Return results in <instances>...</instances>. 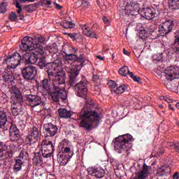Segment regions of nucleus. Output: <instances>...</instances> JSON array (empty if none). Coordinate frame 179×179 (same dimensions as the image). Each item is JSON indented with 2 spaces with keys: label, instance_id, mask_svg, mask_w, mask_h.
I'll list each match as a JSON object with an SVG mask.
<instances>
[{
  "label": "nucleus",
  "instance_id": "nucleus-17",
  "mask_svg": "<svg viewBox=\"0 0 179 179\" xmlns=\"http://www.w3.org/2000/svg\"><path fill=\"white\" fill-rule=\"evenodd\" d=\"M38 57L34 52H27L22 56V63L25 65L36 64Z\"/></svg>",
  "mask_w": 179,
  "mask_h": 179
},
{
  "label": "nucleus",
  "instance_id": "nucleus-18",
  "mask_svg": "<svg viewBox=\"0 0 179 179\" xmlns=\"http://www.w3.org/2000/svg\"><path fill=\"white\" fill-rule=\"evenodd\" d=\"M175 24V20H168L162 23L159 28V31H162L163 34H169L172 31Z\"/></svg>",
  "mask_w": 179,
  "mask_h": 179
},
{
  "label": "nucleus",
  "instance_id": "nucleus-38",
  "mask_svg": "<svg viewBox=\"0 0 179 179\" xmlns=\"http://www.w3.org/2000/svg\"><path fill=\"white\" fill-rule=\"evenodd\" d=\"M24 164V162L21 159H17L15 160V164L14 166V169L18 172L22 169V164Z\"/></svg>",
  "mask_w": 179,
  "mask_h": 179
},
{
  "label": "nucleus",
  "instance_id": "nucleus-58",
  "mask_svg": "<svg viewBox=\"0 0 179 179\" xmlns=\"http://www.w3.org/2000/svg\"><path fill=\"white\" fill-rule=\"evenodd\" d=\"M123 53L126 56H129L130 55V53L125 48L123 49Z\"/></svg>",
  "mask_w": 179,
  "mask_h": 179
},
{
  "label": "nucleus",
  "instance_id": "nucleus-64",
  "mask_svg": "<svg viewBox=\"0 0 179 179\" xmlns=\"http://www.w3.org/2000/svg\"><path fill=\"white\" fill-rule=\"evenodd\" d=\"M19 17H20V20H24V16L23 14H20Z\"/></svg>",
  "mask_w": 179,
  "mask_h": 179
},
{
  "label": "nucleus",
  "instance_id": "nucleus-35",
  "mask_svg": "<svg viewBox=\"0 0 179 179\" xmlns=\"http://www.w3.org/2000/svg\"><path fill=\"white\" fill-rule=\"evenodd\" d=\"M36 65L39 66L40 69H43L45 68V71H46L47 70V64L45 60V57H38V62H36Z\"/></svg>",
  "mask_w": 179,
  "mask_h": 179
},
{
  "label": "nucleus",
  "instance_id": "nucleus-56",
  "mask_svg": "<svg viewBox=\"0 0 179 179\" xmlns=\"http://www.w3.org/2000/svg\"><path fill=\"white\" fill-rule=\"evenodd\" d=\"M36 0H20V1L21 3H26V2H31V3H33Z\"/></svg>",
  "mask_w": 179,
  "mask_h": 179
},
{
  "label": "nucleus",
  "instance_id": "nucleus-62",
  "mask_svg": "<svg viewBox=\"0 0 179 179\" xmlns=\"http://www.w3.org/2000/svg\"><path fill=\"white\" fill-rule=\"evenodd\" d=\"M93 81L96 82L99 80V76L97 75H94L92 77Z\"/></svg>",
  "mask_w": 179,
  "mask_h": 179
},
{
  "label": "nucleus",
  "instance_id": "nucleus-34",
  "mask_svg": "<svg viewBox=\"0 0 179 179\" xmlns=\"http://www.w3.org/2000/svg\"><path fill=\"white\" fill-rule=\"evenodd\" d=\"M116 89H113V92H115V93L117 94H121L127 90V87L125 84H117V86H116Z\"/></svg>",
  "mask_w": 179,
  "mask_h": 179
},
{
  "label": "nucleus",
  "instance_id": "nucleus-24",
  "mask_svg": "<svg viewBox=\"0 0 179 179\" xmlns=\"http://www.w3.org/2000/svg\"><path fill=\"white\" fill-rule=\"evenodd\" d=\"M70 159L71 157L64 154V152H59L57 154V162L62 166L66 165Z\"/></svg>",
  "mask_w": 179,
  "mask_h": 179
},
{
  "label": "nucleus",
  "instance_id": "nucleus-8",
  "mask_svg": "<svg viewBox=\"0 0 179 179\" xmlns=\"http://www.w3.org/2000/svg\"><path fill=\"white\" fill-rule=\"evenodd\" d=\"M22 62V57L19 52H14L9 57H6L3 59V64L8 65V68L15 69Z\"/></svg>",
  "mask_w": 179,
  "mask_h": 179
},
{
  "label": "nucleus",
  "instance_id": "nucleus-27",
  "mask_svg": "<svg viewBox=\"0 0 179 179\" xmlns=\"http://www.w3.org/2000/svg\"><path fill=\"white\" fill-rule=\"evenodd\" d=\"M3 79L5 80L6 83H14L15 76L12 71H6L2 75Z\"/></svg>",
  "mask_w": 179,
  "mask_h": 179
},
{
  "label": "nucleus",
  "instance_id": "nucleus-61",
  "mask_svg": "<svg viewBox=\"0 0 179 179\" xmlns=\"http://www.w3.org/2000/svg\"><path fill=\"white\" fill-rule=\"evenodd\" d=\"M127 75L130 76V77L133 79L135 75L132 72H131L129 70L127 71Z\"/></svg>",
  "mask_w": 179,
  "mask_h": 179
},
{
  "label": "nucleus",
  "instance_id": "nucleus-23",
  "mask_svg": "<svg viewBox=\"0 0 179 179\" xmlns=\"http://www.w3.org/2000/svg\"><path fill=\"white\" fill-rule=\"evenodd\" d=\"M91 176L96 178H103L106 176V171L101 167H94L92 169Z\"/></svg>",
  "mask_w": 179,
  "mask_h": 179
},
{
  "label": "nucleus",
  "instance_id": "nucleus-57",
  "mask_svg": "<svg viewBox=\"0 0 179 179\" xmlns=\"http://www.w3.org/2000/svg\"><path fill=\"white\" fill-rule=\"evenodd\" d=\"M43 112H44V113H45L46 115H50V109H44Z\"/></svg>",
  "mask_w": 179,
  "mask_h": 179
},
{
  "label": "nucleus",
  "instance_id": "nucleus-37",
  "mask_svg": "<svg viewBox=\"0 0 179 179\" xmlns=\"http://www.w3.org/2000/svg\"><path fill=\"white\" fill-rule=\"evenodd\" d=\"M61 25L65 29H73L76 24L71 21L64 20L61 22Z\"/></svg>",
  "mask_w": 179,
  "mask_h": 179
},
{
  "label": "nucleus",
  "instance_id": "nucleus-55",
  "mask_svg": "<svg viewBox=\"0 0 179 179\" xmlns=\"http://www.w3.org/2000/svg\"><path fill=\"white\" fill-rule=\"evenodd\" d=\"M102 20H103V22H104L105 24H110V20H108V17H103L102 18Z\"/></svg>",
  "mask_w": 179,
  "mask_h": 179
},
{
  "label": "nucleus",
  "instance_id": "nucleus-31",
  "mask_svg": "<svg viewBox=\"0 0 179 179\" xmlns=\"http://www.w3.org/2000/svg\"><path fill=\"white\" fill-rule=\"evenodd\" d=\"M171 171V168L167 166H164L161 168H159L157 171V176L158 177H162L165 174H169V173Z\"/></svg>",
  "mask_w": 179,
  "mask_h": 179
},
{
  "label": "nucleus",
  "instance_id": "nucleus-9",
  "mask_svg": "<svg viewBox=\"0 0 179 179\" xmlns=\"http://www.w3.org/2000/svg\"><path fill=\"white\" fill-rule=\"evenodd\" d=\"M25 99H27V103H28V105L32 108V110L36 112L40 111L36 110V107H41L43 106L41 97L37 94H27L25 95Z\"/></svg>",
  "mask_w": 179,
  "mask_h": 179
},
{
  "label": "nucleus",
  "instance_id": "nucleus-6",
  "mask_svg": "<svg viewBox=\"0 0 179 179\" xmlns=\"http://www.w3.org/2000/svg\"><path fill=\"white\" fill-rule=\"evenodd\" d=\"M48 77L52 80L54 87H59L66 83V74L64 71H58L57 73L50 71L48 72Z\"/></svg>",
  "mask_w": 179,
  "mask_h": 179
},
{
  "label": "nucleus",
  "instance_id": "nucleus-7",
  "mask_svg": "<svg viewBox=\"0 0 179 179\" xmlns=\"http://www.w3.org/2000/svg\"><path fill=\"white\" fill-rule=\"evenodd\" d=\"M52 99L55 102L62 101L63 103L66 102L67 92L63 88H60L59 86L54 87L51 92H50Z\"/></svg>",
  "mask_w": 179,
  "mask_h": 179
},
{
  "label": "nucleus",
  "instance_id": "nucleus-4",
  "mask_svg": "<svg viewBox=\"0 0 179 179\" xmlns=\"http://www.w3.org/2000/svg\"><path fill=\"white\" fill-rule=\"evenodd\" d=\"M132 141V136L129 134L120 136L115 138V150L119 154L127 153V151L131 148V145L129 143Z\"/></svg>",
  "mask_w": 179,
  "mask_h": 179
},
{
  "label": "nucleus",
  "instance_id": "nucleus-25",
  "mask_svg": "<svg viewBox=\"0 0 179 179\" xmlns=\"http://www.w3.org/2000/svg\"><path fill=\"white\" fill-rule=\"evenodd\" d=\"M11 100L13 103L12 104L15 105H22V103L24 102L23 96L20 92L16 94H13L11 96Z\"/></svg>",
  "mask_w": 179,
  "mask_h": 179
},
{
  "label": "nucleus",
  "instance_id": "nucleus-13",
  "mask_svg": "<svg viewBox=\"0 0 179 179\" xmlns=\"http://www.w3.org/2000/svg\"><path fill=\"white\" fill-rule=\"evenodd\" d=\"M41 146L42 156L45 158L50 157L55 150L52 142L50 141L42 142Z\"/></svg>",
  "mask_w": 179,
  "mask_h": 179
},
{
  "label": "nucleus",
  "instance_id": "nucleus-39",
  "mask_svg": "<svg viewBox=\"0 0 179 179\" xmlns=\"http://www.w3.org/2000/svg\"><path fill=\"white\" fill-rule=\"evenodd\" d=\"M9 92H10L12 96L20 93L18 88L15 85H13V83H11V86L9 85Z\"/></svg>",
  "mask_w": 179,
  "mask_h": 179
},
{
  "label": "nucleus",
  "instance_id": "nucleus-26",
  "mask_svg": "<svg viewBox=\"0 0 179 179\" xmlns=\"http://www.w3.org/2000/svg\"><path fill=\"white\" fill-rule=\"evenodd\" d=\"M58 115L60 117L64 119H69L72 116L71 112L64 108H59V109H58Z\"/></svg>",
  "mask_w": 179,
  "mask_h": 179
},
{
  "label": "nucleus",
  "instance_id": "nucleus-19",
  "mask_svg": "<svg viewBox=\"0 0 179 179\" xmlns=\"http://www.w3.org/2000/svg\"><path fill=\"white\" fill-rule=\"evenodd\" d=\"M151 168L150 166H147L146 164L143 165L142 169H140L136 173L134 179H147L148 178L150 172L149 169Z\"/></svg>",
  "mask_w": 179,
  "mask_h": 179
},
{
  "label": "nucleus",
  "instance_id": "nucleus-33",
  "mask_svg": "<svg viewBox=\"0 0 179 179\" xmlns=\"http://www.w3.org/2000/svg\"><path fill=\"white\" fill-rule=\"evenodd\" d=\"M34 155V159H32L34 162L36 164H41V162H43L42 151L35 152Z\"/></svg>",
  "mask_w": 179,
  "mask_h": 179
},
{
  "label": "nucleus",
  "instance_id": "nucleus-54",
  "mask_svg": "<svg viewBox=\"0 0 179 179\" xmlns=\"http://www.w3.org/2000/svg\"><path fill=\"white\" fill-rule=\"evenodd\" d=\"M53 5L55 6V7L58 9V10H61L62 9V6H60L59 4L57 3H53Z\"/></svg>",
  "mask_w": 179,
  "mask_h": 179
},
{
  "label": "nucleus",
  "instance_id": "nucleus-46",
  "mask_svg": "<svg viewBox=\"0 0 179 179\" xmlns=\"http://www.w3.org/2000/svg\"><path fill=\"white\" fill-rule=\"evenodd\" d=\"M9 20H11L12 22H15L16 21V20L17 19V16L16 15L15 13L12 12L8 17Z\"/></svg>",
  "mask_w": 179,
  "mask_h": 179
},
{
  "label": "nucleus",
  "instance_id": "nucleus-43",
  "mask_svg": "<svg viewBox=\"0 0 179 179\" xmlns=\"http://www.w3.org/2000/svg\"><path fill=\"white\" fill-rule=\"evenodd\" d=\"M175 34V44H176V45H179V30ZM176 53L179 54V46L176 48Z\"/></svg>",
  "mask_w": 179,
  "mask_h": 179
},
{
  "label": "nucleus",
  "instance_id": "nucleus-51",
  "mask_svg": "<svg viewBox=\"0 0 179 179\" xmlns=\"http://www.w3.org/2000/svg\"><path fill=\"white\" fill-rule=\"evenodd\" d=\"M28 155V153H27V152H26V151H24V150H22V152H20V156H19V159H24V157L26 156V155Z\"/></svg>",
  "mask_w": 179,
  "mask_h": 179
},
{
  "label": "nucleus",
  "instance_id": "nucleus-41",
  "mask_svg": "<svg viewBox=\"0 0 179 179\" xmlns=\"http://www.w3.org/2000/svg\"><path fill=\"white\" fill-rule=\"evenodd\" d=\"M36 7V3L29 4V5L25 6L24 9L25 10V11H27L28 13H31L34 10Z\"/></svg>",
  "mask_w": 179,
  "mask_h": 179
},
{
  "label": "nucleus",
  "instance_id": "nucleus-12",
  "mask_svg": "<svg viewBox=\"0 0 179 179\" xmlns=\"http://www.w3.org/2000/svg\"><path fill=\"white\" fill-rule=\"evenodd\" d=\"M40 139L38 129L36 127H34L29 129L28 135L25 138V143L29 145L37 143Z\"/></svg>",
  "mask_w": 179,
  "mask_h": 179
},
{
  "label": "nucleus",
  "instance_id": "nucleus-32",
  "mask_svg": "<svg viewBox=\"0 0 179 179\" xmlns=\"http://www.w3.org/2000/svg\"><path fill=\"white\" fill-rule=\"evenodd\" d=\"M78 52V48L73 47V46H68L66 49H64L62 52L64 55H75L77 54Z\"/></svg>",
  "mask_w": 179,
  "mask_h": 179
},
{
  "label": "nucleus",
  "instance_id": "nucleus-2",
  "mask_svg": "<svg viewBox=\"0 0 179 179\" xmlns=\"http://www.w3.org/2000/svg\"><path fill=\"white\" fill-rule=\"evenodd\" d=\"M94 108V101L92 99L86 101V106L84 110L78 113L77 118L80 127L84 128L86 131H92L93 128L97 127L100 123V116L96 110H86V108Z\"/></svg>",
  "mask_w": 179,
  "mask_h": 179
},
{
  "label": "nucleus",
  "instance_id": "nucleus-16",
  "mask_svg": "<svg viewBox=\"0 0 179 179\" xmlns=\"http://www.w3.org/2000/svg\"><path fill=\"white\" fill-rule=\"evenodd\" d=\"M62 61L59 59L54 60L53 62L46 64V72L48 74L53 71L56 73L62 72Z\"/></svg>",
  "mask_w": 179,
  "mask_h": 179
},
{
  "label": "nucleus",
  "instance_id": "nucleus-42",
  "mask_svg": "<svg viewBox=\"0 0 179 179\" xmlns=\"http://www.w3.org/2000/svg\"><path fill=\"white\" fill-rule=\"evenodd\" d=\"M129 71V68L127 66H122L119 70V73L122 76L126 77L127 76V72Z\"/></svg>",
  "mask_w": 179,
  "mask_h": 179
},
{
  "label": "nucleus",
  "instance_id": "nucleus-63",
  "mask_svg": "<svg viewBox=\"0 0 179 179\" xmlns=\"http://www.w3.org/2000/svg\"><path fill=\"white\" fill-rule=\"evenodd\" d=\"M175 150H176V152H179V143L178 144H175Z\"/></svg>",
  "mask_w": 179,
  "mask_h": 179
},
{
  "label": "nucleus",
  "instance_id": "nucleus-44",
  "mask_svg": "<svg viewBox=\"0 0 179 179\" xmlns=\"http://www.w3.org/2000/svg\"><path fill=\"white\" fill-rule=\"evenodd\" d=\"M7 3L6 1H3L0 4V13H5L6 12Z\"/></svg>",
  "mask_w": 179,
  "mask_h": 179
},
{
  "label": "nucleus",
  "instance_id": "nucleus-60",
  "mask_svg": "<svg viewBox=\"0 0 179 179\" xmlns=\"http://www.w3.org/2000/svg\"><path fill=\"white\" fill-rule=\"evenodd\" d=\"M173 179H179L178 172L173 173Z\"/></svg>",
  "mask_w": 179,
  "mask_h": 179
},
{
  "label": "nucleus",
  "instance_id": "nucleus-11",
  "mask_svg": "<svg viewBox=\"0 0 179 179\" xmlns=\"http://www.w3.org/2000/svg\"><path fill=\"white\" fill-rule=\"evenodd\" d=\"M22 76L26 81H31L35 79L37 76L36 68L34 66H27L21 69Z\"/></svg>",
  "mask_w": 179,
  "mask_h": 179
},
{
  "label": "nucleus",
  "instance_id": "nucleus-28",
  "mask_svg": "<svg viewBox=\"0 0 179 179\" xmlns=\"http://www.w3.org/2000/svg\"><path fill=\"white\" fill-rule=\"evenodd\" d=\"M7 115L4 110H0V129L6 130L5 125L7 122Z\"/></svg>",
  "mask_w": 179,
  "mask_h": 179
},
{
  "label": "nucleus",
  "instance_id": "nucleus-45",
  "mask_svg": "<svg viewBox=\"0 0 179 179\" xmlns=\"http://www.w3.org/2000/svg\"><path fill=\"white\" fill-rule=\"evenodd\" d=\"M79 5L83 8L86 9L88 7L89 3L86 1L81 3L80 1H78L76 2V6H79Z\"/></svg>",
  "mask_w": 179,
  "mask_h": 179
},
{
  "label": "nucleus",
  "instance_id": "nucleus-20",
  "mask_svg": "<svg viewBox=\"0 0 179 179\" xmlns=\"http://www.w3.org/2000/svg\"><path fill=\"white\" fill-rule=\"evenodd\" d=\"M83 29V34L87 37L90 38H99L97 34L92 28L90 27L89 24H85L84 25L80 26Z\"/></svg>",
  "mask_w": 179,
  "mask_h": 179
},
{
  "label": "nucleus",
  "instance_id": "nucleus-59",
  "mask_svg": "<svg viewBox=\"0 0 179 179\" xmlns=\"http://www.w3.org/2000/svg\"><path fill=\"white\" fill-rule=\"evenodd\" d=\"M163 99H164V100L165 101L168 102V103H171V99H169V98H168V97H166V96H163Z\"/></svg>",
  "mask_w": 179,
  "mask_h": 179
},
{
  "label": "nucleus",
  "instance_id": "nucleus-10",
  "mask_svg": "<svg viewBox=\"0 0 179 179\" xmlns=\"http://www.w3.org/2000/svg\"><path fill=\"white\" fill-rule=\"evenodd\" d=\"M124 12L129 16L138 15L140 13L139 4L134 0L128 1L124 7Z\"/></svg>",
  "mask_w": 179,
  "mask_h": 179
},
{
  "label": "nucleus",
  "instance_id": "nucleus-52",
  "mask_svg": "<svg viewBox=\"0 0 179 179\" xmlns=\"http://www.w3.org/2000/svg\"><path fill=\"white\" fill-rule=\"evenodd\" d=\"M132 79L134 80V82H136V83H138L139 84L142 83L141 78L140 77L136 76V75L133 77Z\"/></svg>",
  "mask_w": 179,
  "mask_h": 179
},
{
  "label": "nucleus",
  "instance_id": "nucleus-40",
  "mask_svg": "<svg viewBox=\"0 0 179 179\" xmlns=\"http://www.w3.org/2000/svg\"><path fill=\"white\" fill-rule=\"evenodd\" d=\"M62 152H64V154H67V156L69 158H71L73 156V155H74L73 150H71V148H69V147L64 148V149L63 150Z\"/></svg>",
  "mask_w": 179,
  "mask_h": 179
},
{
  "label": "nucleus",
  "instance_id": "nucleus-29",
  "mask_svg": "<svg viewBox=\"0 0 179 179\" xmlns=\"http://www.w3.org/2000/svg\"><path fill=\"white\" fill-rule=\"evenodd\" d=\"M11 108H12V113L14 116L23 114V108L22 105L12 104Z\"/></svg>",
  "mask_w": 179,
  "mask_h": 179
},
{
  "label": "nucleus",
  "instance_id": "nucleus-50",
  "mask_svg": "<svg viewBox=\"0 0 179 179\" xmlns=\"http://www.w3.org/2000/svg\"><path fill=\"white\" fill-rule=\"evenodd\" d=\"M8 158V156L6 155V151L0 150V159H4Z\"/></svg>",
  "mask_w": 179,
  "mask_h": 179
},
{
  "label": "nucleus",
  "instance_id": "nucleus-5",
  "mask_svg": "<svg viewBox=\"0 0 179 179\" xmlns=\"http://www.w3.org/2000/svg\"><path fill=\"white\" fill-rule=\"evenodd\" d=\"M162 11V6L159 3L154 4L152 7L143 8L139 14L147 20H152L157 17Z\"/></svg>",
  "mask_w": 179,
  "mask_h": 179
},
{
  "label": "nucleus",
  "instance_id": "nucleus-53",
  "mask_svg": "<svg viewBox=\"0 0 179 179\" xmlns=\"http://www.w3.org/2000/svg\"><path fill=\"white\" fill-rule=\"evenodd\" d=\"M6 154L7 155V158L8 157H10V158L13 157V152L12 151H6Z\"/></svg>",
  "mask_w": 179,
  "mask_h": 179
},
{
  "label": "nucleus",
  "instance_id": "nucleus-48",
  "mask_svg": "<svg viewBox=\"0 0 179 179\" xmlns=\"http://www.w3.org/2000/svg\"><path fill=\"white\" fill-rule=\"evenodd\" d=\"M68 37H70V38H72V40L75 41L77 40V36L78 34H71V33H66L65 34Z\"/></svg>",
  "mask_w": 179,
  "mask_h": 179
},
{
  "label": "nucleus",
  "instance_id": "nucleus-47",
  "mask_svg": "<svg viewBox=\"0 0 179 179\" xmlns=\"http://www.w3.org/2000/svg\"><path fill=\"white\" fill-rule=\"evenodd\" d=\"M139 37H141L142 39L145 38V37H147V31L145 29L144 30L141 29L140 31Z\"/></svg>",
  "mask_w": 179,
  "mask_h": 179
},
{
  "label": "nucleus",
  "instance_id": "nucleus-14",
  "mask_svg": "<svg viewBox=\"0 0 179 179\" xmlns=\"http://www.w3.org/2000/svg\"><path fill=\"white\" fill-rule=\"evenodd\" d=\"M166 80L172 82L179 78V67L178 66H171L167 67L164 71Z\"/></svg>",
  "mask_w": 179,
  "mask_h": 179
},
{
  "label": "nucleus",
  "instance_id": "nucleus-1",
  "mask_svg": "<svg viewBox=\"0 0 179 179\" xmlns=\"http://www.w3.org/2000/svg\"><path fill=\"white\" fill-rule=\"evenodd\" d=\"M64 64H69L70 62H73L71 68L66 70L69 74V85L73 87L78 97L86 99L88 93V81L87 80H81L78 81V76L80 71L84 67V64L86 62L84 55L69 54L62 55Z\"/></svg>",
  "mask_w": 179,
  "mask_h": 179
},
{
  "label": "nucleus",
  "instance_id": "nucleus-21",
  "mask_svg": "<svg viewBox=\"0 0 179 179\" xmlns=\"http://www.w3.org/2000/svg\"><path fill=\"white\" fill-rule=\"evenodd\" d=\"M52 79L44 78L41 80L40 87L48 92H52V90L55 88L53 82H51Z\"/></svg>",
  "mask_w": 179,
  "mask_h": 179
},
{
  "label": "nucleus",
  "instance_id": "nucleus-22",
  "mask_svg": "<svg viewBox=\"0 0 179 179\" xmlns=\"http://www.w3.org/2000/svg\"><path fill=\"white\" fill-rule=\"evenodd\" d=\"M10 137L12 141H17L20 138V131L15 125L11 124L10 126Z\"/></svg>",
  "mask_w": 179,
  "mask_h": 179
},
{
  "label": "nucleus",
  "instance_id": "nucleus-15",
  "mask_svg": "<svg viewBox=\"0 0 179 179\" xmlns=\"http://www.w3.org/2000/svg\"><path fill=\"white\" fill-rule=\"evenodd\" d=\"M42 133L45 138L52 137L58 133V128L57 125L52 123L44 124Z\"/></svg>",
  "mask_w": 179,
  "mask_h": 179
},
{
  "label": "nucleus",
  "instance_id": "nucleus-36",
  "mask_svg": "<svg viewBox=\"0 0 179 179\" xmlns=\"http://www.w3.org/2000/svg\"><path fill=\"white\" fill-rule=\"evenodd\" d=\"M169 9L174 11L179 9V0H169Z\"/></svg>",
  "mask_w": 179,
  "mask_h": 179
},
{
  "label": "nucleus",
  "instance_id": "nucleus-30",
  "mask_svg": "<svg viewBox=\"0 0 179 179\" xmlns=\"http://www.w3.org/2000/svg\"><path fill=\"white\" fill-rule=\"evenodd\" d=\"M45 50L51 55H54L58 52L57 45L55 43H49L45 46Z\"/></svg>",
  "mask_w": 179,
  "mask_h": 179
},
{
  "label": "nucleus",
  "instance_id": "nucleus-49",
  "mask_svg": "<svg viewBox=\"0 0 179 179\" xmlns=\"http://www.w3.org/2000/svg\"><path fill=\"white\" fill-rule=\"evenodd\" d=\"M108 85L110 87H113V89H111V91H113V90H115V88L117 87V84L114 80L109 81Z\"/></svg>",
  "mask_w": 179,
  "mask_h": 179
},
{
  "label": "nucleus",
  "instance_id": "nucleus-3",
  "mask_svg": "<svg viewBox=\"0 0 179 179\" xmlns=\"http://www.w3.org/2000/svg\"><path fill=\"white\" fill-rule=\"evenodd\" d=\"M43 36H34V38L29 36H25L22 40L20 50L23 52L33 51L35 50H40L39 53L43 55L44 52L42 50L43 47L40 44L45 43Z\"/></svg>",
  "mask_w": 179,
  "mask_h": 179
}]
</instances>
